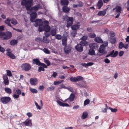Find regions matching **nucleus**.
Returning a JSON list of instances; mask_svg holds the SVG:
<instances>
[{"mask_svg":"<svg viewBox=\"0 0 129 129\" xmlns=\"http://www.w3.org/2000/svg\"><path fill=\"white\" fill-rule=\"evenodd\" d=\"M32 0H22L21 5L25 6L27 10V13L30 14V21L32 22V8L31 7Z\"/></svg>","mask_w":129,"mask_h":129,"instance_id":"f257e3e1","label":"nucleus"},{"mask_svg":"<svg viewBox=\"0 0 129 129\" xmlns=\"http://www.w3.org/2000/svg\"><path fill=\"white\" fill-rule=\"evenodd\" d=\"M0 36H3L4 39H9L12 37V34L11 32L8 31L5 33L3 32H0Z\"/></svg>","mask_w":129,"mask_h":129,"instance_id":"f03ea898","label":"nucleus"},{"mask_svg":"<svg viewBox=\"0 0 129 129\" xmlns=\"http://www.w3.org/2000/svg\"><path fill=\"white\" fill-rule=\"evenodd\" d=\"M33 64H36L38 66H42L45 68H47V66L44 63L41 62L38 58L33 59Z\"/></svg>","mask_w":129,"mask_h":129,"instance_id":"7ed1b4c3","label":"nucleus"},{"mask_svg":"<svg viewBox=\"0 0 129 129\" xmlns=\"http://www.w3.org/2000/svg\"><path fill=\"white\" fill-rule=\"evenodd\" d=\"M106 47L104 46V45H101L99 49V52L102 54H100L99 55L101 56L103 54H106L107 53V52L105 50Z\"/></svg>","mask_w":129,"mask_h":129,"instance_id":"20e7f679","label":"nucleus"},{"mask_svg":"<svg viewBox=\"0 0 129 129\" xmlns=\"http://www.w3.org/2000/svg\"><path fill=\"white\" fill-rule=\"evenodd\" d=\"M66 21L67 23L66 27L69 28L71 26L73 23L74 22L73 17H68L66 20Z\"/></svg>","mask_w":129,"mask_h":129,"instance_id":"39448f33","label":"nucleus"},{"mask_svg":"<svg viewBox=\"0 0 129 129\" xmlns=\"http://www.w3.org/2000/svg\"><path fill=\"white\" fill-rule=\"evenodd\" d=\"M21 68L23 70L26 71H27L31 69V67L29 64L27 63L22 64L21 66Z\"/></svg>","mask_w":129,"mask_h":129,"instance_id":"423d86ee","label":"nucleus"},{"mask_svg":"<svg viewBox=\"0 0 129 129\" xmlns=\"http://www.w3.org/2000/svg\"><path fill=\"white\" fill-rule=\"evenodd\" d=\"M118 53L117 51H116L115 52L114 50L111 51L110 53L106 56L105 57H108L110 56L111 57H115L117 56Z\"/></svg>","mask_w":129,"mask_h":129,"instance_id":"0eeeda50","label":"nucleus"},{"mask_svg":"<svg viewBox=\"0 0 129 129\" xmlns=\"http://www.w3.org/2000/svg\"><path fill=\"white\" fill-rule=\"evenodd\" d=\"M11 98L9 97H5L2 98L1 100L2 103L4 104L9 102Z\"/></svg>","mask_w":129,"mask_h":129,"instance_id":"6e6552de","label":"nucleus"},{"mask_svg":"<svg viewBox=\"0 0 129 129\" xmlns=\"http://www.w3.org/2000/svg\"><path fill=\"white\" fill-rule=\"evenodd\" d=\"M43 24V22L42 19H36L35 21V24H34L36 27H37L39 25Z\"/></svg>","mask_w":129,"mask_h":129,"instance_id":"1a4fd4ad","label":"nucleus"},{"mask_svg":"<svg viewBox=\"0 0 129 129\" xmlns=\"http://www.w3.org/2000/svg\"><path fill=\"white\" fill-rule=\"evenodd\" d=\"M75 48L77 51L79 52H82L83 50V46L80 43L75 46Z\"/></svg>","mask_w":129,"mask_h":129,"instance_id":"9d476101","label":"nucleus"},{"mask_svg":"<svg viewBox=\"0 0 129 129\" xmlns=\"http://www.w3.org/2000/svg\"><path fill=\"white\" fill-rule=\"evenodd\" d=\"M75 97V94L73 93H71L69 98L65 100L64 102H66L67 100H69L70 102H72L74 100Z\"/></svg>","mask_w":129,"mask_h":129,"instance_id":"9b49d317","label":"nucleus"},{"mask_svg":"<svg viewBox=\"0 0 129 129\" xmlns=\"http://www.w3.org/2000/svg\"><path fill=\"white\" fill-rule=\"evenodd\" d=\"M10 50V49H9L7 50V51H8L6 53L7 55L11 58L14 59H15L16 58L15 56L13 54L9 51Z\"/></svg>","mask_w":129,"mask_h":129,"instance_id":"f8f14e48","label":"nucleus"},{"mask_svg":"<svg viewBox=\"0 0 129 129\" xmlns=\"http://www.w3.org/2000/svg\"><path fill=\"white\" fill-rule=\"evenodd\" d=\"M4 82L5 85H8L9 84V81L7 76L4 75L3 76Z\"/></svg>","mask_w":129,"mask_h":129,"instance_id":"ddd939ff","label":"nucleus"},{"mask_svg":"<svg viewBox=\"0 0 129 129\" xmlns=\"http://www.w3.org/2000/svg\"><path fill=\"white\" fill-rule=\"evenodd\" d=\"M71 47L69 46H66L64 48V52L66 54H68L71 50Z\"/></svg>","mask_w":129,"mask_h":129,"instance_id":"4468645a","label":"nucleus"},{"mask_svg":"<svg viewBox=\"0 0 129 129\" xmlns=\"http://www.w3.org/2000/svg\"><path fill=\"white\" fill-rule=\"evenodd\" d=\"M57 103L60 106L62 107H69V105L67 103H63L59 100L57 101Z\"/></svg>","mask_w":129,"mask_h":129,"instance_id":"2eb2a0df","label":"nucleus"},{"mask_svg":"<svg viewBox=\"0 0 129 129\" xmlns=\"http://www.w3.org/2000/svg\"><path fill=\"white\" fill-rule=\"evenodd\" d=\"M80 25H79L78 24H75L73 25H71V28L73 30H77L80 27Z\"/></svg>","mask_w":129,"mask_h":129,"instance_id":"dca6fc26","label":"nucleus"},{"mask_svg":"<svg viewBox=\"0 0 129 129\" xmlns=\"http://www.w3.org/2000/svg\"><path fill=\"white\" fill-rule=\"evenodd\" d=\"M89 47L90 48L94 49L98 48V46L97 43H94L90 44L89 45Z\"/></svg>","mask_w":129,"mask_h":129,"instance_id":"f3484780","label":"nucleus"},{"mask_svg":"<svg viewBox=\"0 0 129 129\" xmlns=\"http://www.w3.org/2000/svg\"><path fill=\"white\" fill-rule=\"evenodd\" d=\"M23 123L25 126H30L31 125V120L27 119Z\"/></svg>","mask_w":129,"mask_h":129,"instance_id":"a211bd4d","label":"nucleus"},{"mask_svg":"<svg viewBox=\"0 0 129 129\" xmlns=\"http://www.w3.org/2000/svg\"><path fill=\"white\" fill-rule=\"evenodd\" d=\"M11 19L10 18L8 17L5 21V23L7 24L8 26L12 27V25L10 23V22H11Z\"/></svg>","mask_w":129,"mask_h":129,"instance_id":"6ab92c4d","label":"nucleus"},{"mask_svg":"<svg viewBox=\"0 0 129 129\" xmlns=\"http://www.w3.org/2000/svg\"><path fill=\"white\" fill-rule=\"evenodd\" d=\"M94 41L96 42L99 43H103V41L101 38L100 37H95L94 39Z\"/></svg>","mask_w":129,"mask_h":129,"instance_id":"aec40b11","label":"nucleus"},{"mask_svg":"<svg viewBox=\"0 0 129 129\" xmlns=\"http://www.w3.org/2000/svg\"><path fill=\"white\" fill-rule=\"evenodd\" d=\"M103 3L102 0H99L97 4L98 8V9H100L103 5Z\"/></svg>","mask_w":129,"mask_h":129,"instance_id":"412c9836","label":"nucleus"},{"mask_svg":"<svg viewBox=\"0 0 129 129\" xmlns=\"http://www.w3.org/2000/svg\"><path fill=\"white\" fill-rule=\"evenodd\" d=\"M44 30L46 32H49L50 29V28L49 25H44Z\"/></svg>","mask_w":129,"mask_h":129,"instance_id":"4be33fe9","label":"nucleus"},{"mask_svg":"<svg viewBox=\"0 0 129 129\" xmlns=\"http://www.w3.org/2000/svg\"><path fill=\"white\" fill-rule=\"evenodd\" d=\"M70 10V8L65 6H64L62 8L63 12L67 13Z\"/></svg>","mask_w":129,"mask_h":129,"instance_id":"5701e85b","label":"nucleus"},{"mask_svg":"<svg viewBox=\"0 0 129 129\" xmlns=\"http://www.w3.org/2000/svg\"><path fill=\"white\" fill-rule=\"evenodd\" d=\"M18 43V41L17 40L13 39L10 42V44L12 46H14L16 44Z\"/></svg>","mask_w":129,"mask_h":129,"instance_id":"b1692460","label":"nucleus"},{"mask_svg":"<svg viewBox=\"0 0 129 129\" xmlns=\"http://www.w3.org/2000/svg\"><path fill=\"white\" fill-rule=\"evenodd\" d=\"M106 11L105 10L99 11L98 13V15L99 16H104L106 14Z\"/></svg>","mask_w":129,"mask_h":129,"instance_id":"393cba45","label":"nucleus"},{"mask_svg":"<svg viewBox=\"0 0 129 129\" xmlns=\"http://www.w3.org/2000/svg\"><path fill=\"white\" fill-rule=\"evenodd\" d=\"M89 54L91 55H95V51L94 49L91 48H90L89 51Z\"/></svg>","mask_w":129,"mask_h":129,"instance_id":"a878e982","label":"nucleus"},{"mask_svg":"<svg viewBox=\"0 0 129 129\" xmlns=\"http://www.w3.org/2000/svg\"><path fill=\"white\" fill-rule=\"evenodd\" d=\"M80 44L82 46H86L88 45V43L86 41H82L80 42Z\"/></svg>","mask_w":129,"mask_h":129,"instance_id":"bb28decb","label":"nucleus"},{"mask_svg":"<svg viewBox=\"0 0 129 129\" xmlns=\"http://www.w3.org/2000/svg\"><path fill=\"white\" fill-rule=\"evenodd\" d=\"M61 5H68L69 4V1L68 0H61Z\"/></svg>","mask_w":129,"mask_h":129,"instance_id":"cd10ccee","label":"nucleus"},{"mask_svg":"<svg viewBox=\"0 0 129 129\" xmlns=\"http://www.w3.org/2000/svg\"><path fill=\"white\" fill-rule=\"evenodd\" d=\"M11 23L14 25H15L18 24V22L17 20L14 18L11 19Z\"/></svg>","mask_w":129,"mask_h":129,"instance_id":"c85d7f7f","label":"nucleus"},{"mask_svg":"<svg viewBox=\"0 0 129 129\" xmlns=\"http://www.w3.org/2000/svg\"><path fill=\"white\" fill-rule=\"evenodd\" d=\"M43 41L46 43H48L49 42V40L47 37L43 36Z\"/></svg>","mask_w":129,"mask_h":129,"instance_id":"c756f323","label":"nucleus"},{"mask_svg":"<svg viewBox=\"0 0 129 129\" xmlns=\"http://www.w3.org/2000/svg\"><path fill=\"white\" fill-rule=\"evenodd\" d=\"M59 86L61 87L59 88L60 89H61L62 88H64V89H68L69 90H70V89H72V88L71 87H66L63 84H61Z\"/></svg>","mask_w":129,"mask_h":129,"instance_id":"7c9ffc66","label":"nucleus"},{"mask_svg":"<svg viewBox=\"0 0 129 129\" xmlns=\"http://www.w3.org/2000/svg\"><path fill=\"white\" fill-rule=\"evenodd\" d=\"M56 30L55 29H51L50 32L52 36H55L56 35Z\"/></svg>","mask_w":129,"mask_h":129,"instance_id":"2f4dec72","label":"nucleus"},{"mask_svg":"<svg viewBox=\"0 0 129 129\" xmlns=\"http://www.w3.org/2000/svg\"><path fill=\"white\" fill-rule=\"evenodd\" d=\"M40 7V4H37L36 6L33 7V11L35 10L37 11Z\"/></svg>","mask_w":129,"mask_h":129,"instance_id":"473e14b6","label":"nucleus"},{"mask_svg":"<svg viewBox=\"0 0 129 129\" xmlns=\"http://www.w3.org/2000/svg\"><path fill=\"white\" fill-rule=\"evenodd\" d=\"M116 9V11L117 12H120L122 8L120 6H117L115 8H114L113 10H114Z\"/></svg>","mask_w":129,"mask_h":129,"instance_id":"72a5a7b5","label":"nucleus"},{"mask_svg":"<svg viewBox=\"0 0 129 129\" xmlns=\"http://www.w3.org/2000/svg\"><path fill=\"white\" fill-rule=\"evenodd\" d=\"M5 90L7 93L9 94H11L12 92L11 89L8 88H5Z\"/></svg>","mask_w":129,"mask_h":129,"instance_id":"f704fd0d","label":"nucleus"},{"mask_svg":"<svg viewBox=\"0 0 129 129\" xmlns=\"http://www.w3.org/2000/svg\"><path fill=\"white\" fill-rule=\"evenodd\" d=\"M39 32H41L44 30V27L43 24H41L39 25Z\"/></svg>","mask_w":129,"mask_h":129,"instance_id":"c9c22d12","label":"nucleus"},{"mask_svg":"<svg viewBox=\"0 0 129 129\" xmlns=\"http://www.w3.org/2000/svg\"><path fill=\"white\" fill-rule=\"evenodd\" d=\"M88 115V113L86 112H83L82 116V119H85Z\"/></svg>","mask_w":129,"mask_h":129,"instance_id":"e433bc0d","label":"nucleus"},{"mask_svg":"<svg viewBox=\"0 0 129 129\" xmlns=\"http://www.w3.org/2000/svg\"><path fill=\"white\" fill-rule=\"evenodd\" d=\"M84 78L81 76H77L76 77V82L83 80Z\"/></svg>","mask_w":129,"mask_h":129,"instance_id":"4c0bfd02","label":"nucleus"},{"mask_svg":"<svg viewBox=\"0 0 129 129\" xmlns=\"http://www.w3.org/2000/svg\"><path fill=\"white\" fill-rule=\"evenodd\" d=\"M116 41V38L115 37L110 38V42L112 44H114L115 43Z\"/></svg>","mask_w":129,"mask_h":129,"instance_id":"58836bf2","label":"nucleus"},{"mask_svg":"<svg viewBox=\"0 0 129 129\" xmlns=\"http://www.w3.org/2000/svg\"><path fill=\"white\" fill-rule=\"evenodd\" d=\"M38 80L37 79L35 78H33V85H36L37 83Z\"/></svg>","mask_w":129,"mask_h":129,"instance_id":"ea45409f","label":"nucleus"},{"mask_svg":"<svg viewBox=\"0 0 129 129\" xmlns=\"http://www.w3.org/2000/svg\"><path fill=\"white\" fill-rule=\"evenodd\" d=\"M95 34L94 33H91L89 34V36L91 38H94L96 37Z\"/></svg>","mask_w":129,"mask_h":129,"instance_id":"a19ab883","label":"nucleus"},{"mask_svg":"<svg viewBox=\"0 0 129 129\" xmlns=\"http://www.w3.org/2000/svg\"><path fill=\"white\" fill-rule=\"evenodd\" d=\"M77 34V30H73L71 32V35L73 37H74Z\"/></svg>","mask_w":129,"mask_h":129,"instance_id":"79ce46f5","label":"nucleus"},{"mask_svg":"<svg viewBox=\"0 0 129 129\" xmlns=\"http://www.w3.org/2000/svg\"><path fill=\"white\" fill-rule=\"evenodd\" d=\"M55 89V87L54 86H52L48 87L47 88V90L48 91H53Z\"/></svg>","mask_w":129,"mask_h":129,"instance_id":"37998d69","label":"nucleus"},{"mask_svg":"<svg viewBox=\"0 0 129 129\" xmlns=\"http://www.w3.org/2000/svg\"><path fill=\"white\" fill-rule=\"evenodd\" d=\"M90 102V101L89 99H87L84 102V105L86 106L87 104H88Z\"/></svg>","mask_w":129,"mask_h":129,"instance_id":"c03bdc74","label":"nucleus"},{"mask_svg":"<svg viewBox=\"0 0 129 129\" xmlns=\"http://www.w3.org/2000/svg\"><path fill=\"white\" fill-rule=\"evenodd\" d=\"M124 45V44L122 42H120L119 43L118 46L119 49H121L123 47Z\"/></svg>","mask_w":129,"mask_h":129,"instance_id":"a18cd8bd","label":"nucleus"},{"mask_svg":"<svg viewBox=\"0 0 129 129\" xmlns=\"http://www.w3.org/2000/svg\"><path fill=\"white\" fill-rule=\"evenodd\" d=\"M37 13L36 12L33 11V22L34 21V19L37 17Z\"/></svg>","mask_w":129,"mask_h":129,"instance_id":"49530a36","label":"nucleus"},{"mask_svg":"<svg viewBox=\"0 0 129 129\" xmlns=\"http://www.w3.org/2000/svg\"><path fill=\"white\" fill-rule=\"evenodd\" d=\"M44 62L47 64V66H49L50 65V61L48 60L44 59Z\"/></svg>","mask_w":129,"mask_h":129,"instance_id":"de8ad7c7","label":"nucleus"},{"mask_svg":"<svg viewBox=\"0 0 129 129\" xmlns=\"http://www.w3.org/2000/svg\"><path fill=\"white\" fill-rule=\"evenodd\" d=\"M70 80L72 82H76V77H72L70 78Z\"/></svg>","mask_w":129,"mask_h":129,"instance_id":"09e8293b","label":"nucleus"},{"mask_svg":"<svg viewBox=\"0 0 129 129\" xmlns=\"http://www.w3.org/2000/svg\"><path fill=\"white\" fill-rule=\"evenodd\" d=\"M88 37L86 36H83V37L80 39V40L82 41H86V40L87 39Z\"/></svg>","mask_w":129,"mask_h":129,"instance_id":"8fccbe9b","label":"nucleus"},{"mask_svg":"<svg viewBox=\"0 0 129 129\" xmlns=\"http://www.w3.org/2000/svg\"><path fill=\"white\" fill-rule=\"evenodd\" d=\"M43 51L46 53L49 54L50 53L49 51L46 48H44L43 49Z\"/></svg>","mask_w":129,"mask_h":129,"instance_id":"3c124183","label":"nucleus"},{"mask_svg":"<svg viewBox=\"0 0 129 129\" xmlns=\"http://www.w3.org/2000/svg\"><path fill=\"white\" fill-rule=\"evenodd\" d=\"M7 75L9 76H11L12 75L11 72L10 70H6Z\"/></svg>","mask_w":129,"mask_h":129,"instance_id":"603ef678","label":"nucleus"},{"mask_svg":"<svg viewBox=\"0 0 129 129\" xmlns=\"http://www.w3.org/2000/svg\"><path fill=\"white\" fill-rule=\"evenodd\" d=\"M109 109L112 112H116L117 111V109L115 108H112L110 107L109 108Z\"/></svg>","mask_w":129,"mask_h":129,"instance_id":"864d4df0","label":"nucleus"},{"mask_svg":"<svg viewBox=\"0 0 129 129\" xmlns=\"http://www.w3.org/2000/svg\"><path fill=\"white\" fill-rule=\"evenodd\" d=\"M44 68L43 67H42L41 66H40L39 67L38 71L39 72H41L42 71H45V69H44Z\"/></svg>","mask_w":129,"mask_h":129,"instance_id":"5fc2aeb1","label":"nucleus"},{"mask_svg":"<svg viewBox=\"0 0 129 129\" xmlns=\"http://www.w3.org/2000/svg\"><path fill=\"white\" fill-rule=\"evenodd\" d=\"M61 36L60 35H55V38L58 40H60L61 38Z\"/></svg>","mask_w":129,"mask_h":129,"instance_id":"6e6d98bb","label":"nucleus"},{"mask_svg":"<svg viewBox=\"0 0 129 129\" xmlns=\"http://www.w3.org/2000/svg\"><path fill=\"white\" fill-rule=\"evenodd\" d=\"M109 35L110 36L113 37L115 36V33L113 31H110L109 33Z\"/></svg>","mask_w":129,"mask_h":129,"instance_id":"4d7b16f0","label":"nucleus"},{"mask_svg":"<svg viewBox=\"0 0 129 129\" xmlns=\"http://www.w3.org/2000/svg\"><path fill=\"white\" fill-rule=\"evenodd\" d=\"M43 22V24L45 25H49V22L47 20H44Z\"/></svg>","mask_w":129,"mask_h":129,"instance_id":"13d9d810","label":"nucleus"},{"mask_svg":"<svg viewBox=\"0 0 129 129\" xmlns=\"http://www.w3.org/2000/svg\"><path fill=\"white\" fill-rule=\"evenodd\" d=\"M83 5V3L81 2H79L78 5V7H82Z\"/></svg>","mask_w":129,"mask_h":129,"instance_id":"bf43d9fd","label":"nucleus"},{"mask_svg":"<svg viewBox=\"0 0 129 129\" xmlns=\"http://www.w3.org/2000/svg\"><path fill=\"white\" fill-rule=\"evenodd\" d=\"M69 17H68V16L66 15L63 16L62 18L64 20H66H66H67V19H68V18Z\"/></svg>","mask_w":129,"mask_h":129,"instance_id":"052dcab7","label":"nucleus"},{"mask_svg":"<svg viewBox=\"0 0 129 129\" xmlns=\"http://www.w3.org/2000/svg\"><path fill=\"white\" fill-rule=\"evenodd\" d=\"M35 104L37 108L39 110H40L41 109V107L39 106V105H38V103L35 102Z\"/></svg>","mask_w":129,"mask_h":129,"instance_id":"680f3d73","label":"nucleus"},{"mask_svg":"<svg viewBox=\"0 0 129 129\" xmlns=\"http://www.w3.org/2000/svg\"><path fill=\"white\" fill-rule=\"evenodd\" d=\"M53 84L55 85H57L60 84L59 81H55L54 82Z\"/></svg>","mask_w":129,"mask_h":129,"instance_id":"e2e57ef3","label":"nucleus"},{"mask_svg":"<svg viewBox=\"0 0 129 129\" xmlns=\"http://www.w3.org/2000/svg\"><path fill=\"white\" fill-rule=\"evenodd\" d=\"M62 42H67V37H63L62 38Z\"/></svg>","mask_w":129,"mask_h":129,"instance_id":"0e129e2a","label":"nucleus"},{"mask_svg":"<svg viewBox=\"0 0 129 129\" xmlns=\"http://www.w3.org/2000/svg\"><path fill=\"white\" fill-rule=\"evenodd\" d=\"M5 51L4 49L0 45V51L4 52Z\"/></svg>","mask_w":129,"mask_h":129,"instance_id":"69168bd1","label":"nucleus"},{"mask_svg":"<svg viewBox=\"0 0 129 129\" xmlns=\"http://www.w3.org/2000/svg\"><path fill=\"white\" fill-rule=\"evenodd\" d=\"M45 37H49L50 35V33H48V32H46V33H45Z\"/></svg>","mask_w":129,"mask_h":129,"instance_id":"338daca9","label":"nucleus"},{"mask_svg":"<svg viewBox=\"0 0 129 129\" xmlns=\"http://www.w3.org/2000/svg\"><path fill=\"white\" fill-rule=\"evenodd\" d=\"M127 6L126 8L127 10L129 11V0L126 3Z\"/></svg>","mask_w":129,"mask_h":129,"instance_id":"774afa93","label":"nucleus"}]
</instances>
